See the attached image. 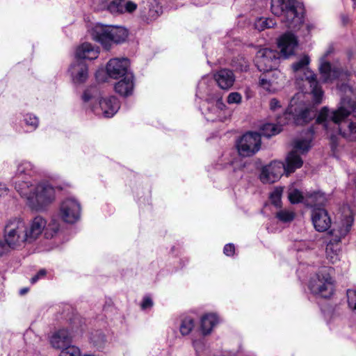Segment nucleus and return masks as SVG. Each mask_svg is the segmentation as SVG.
I'll use <instances>...</instances> for the list:
<instances>
[{
  "mask_svg": "<svg viewBox=\"0 0 356 356\" xmlns=\"http://www.w3.org/2000/svg\"><path fill=\"white\" fill-rule=\"evenodd\" d=\"M303 92H298L291 99L289 106L282 116L277 118V124H264L258 133L261 137L270 138L278 134L284 124L293 122L302 125L309 122L316 116V109L310 103L304 101Z\"/></svg>",
  "mask_w": 356,
  "mask_h": 356,
  "instance_id": "f257e3e1",
  "label": "nucleus"
},
{
  "mask_svg": "<svg viewBox=\"0 0 356 356\" xmlns=\"http://www.w3.org/2000/svg\"><path fill=\"white\" fill-rule=\"evenodd\" d=\"M339 112L323 107L319 112L316 122L322 124L331 138L341 134L348 140H356V122H343L347 117H342Z\"/></svg>",
  "mask_w": 356,
  "mask_h": 356,
  "instance_id": "f03ea898",
  "label": "nucleus"
},
{
  "mask_svg": "<svg viewBox=\"0 0 356 356\" xmlns=\"http://www.w3.org/2000/svg\"><path fill=\"white\" fill-rule=\"evenodd\" d=\"M23 187L15 184V190L26 198L27 204L32 209L40 210L55 199V189L48 183L33 184L30 181H23Z\"/></svg>",
  "mask_w": 356,
  "mask_h": 356,
  "instance_id": "7ed1b4c3",
  "label": "nucleus"
},
{
  "mask_svg": "<svg viewBox=\"0 0 356 356\" xmlns=\"http://www.w3.org/2000/svg\"><path fill=\"white\" fill-rule=\"evenodd\" d=\"M309 62V57L305 55L292 65V68L296 73L298 85L300 86V81L304 83L303 86L308 85L314 103L318 104L322 102L323 92L319 86L315 74L308 67Z\"/></svg>",
  "mask_w": 356,
  "mask_h": 356,
  "instance_id": "20e7f679",
  "label": "nucleus"
},
{
  "mask_svg": "<svg viewBox=\"0 0 356 356\" xmlns=\"http://www.w3.org/2000/svg\"><path fill=\"white\" fill-rule=\"evenodd\" d=\"M27 224L20 218H11L5 225L3 238L6 243L12 249H17L30 244L27 234Z\"/></svg>",
  "mask_w": 356,
  "mask_h": 356,
  "instance_id": "39448f33",
  "label": "nucleus"
},
{
  "mask_svg": "<svg viewBox=\"0 0 356 356\" xmlns=\"http://www.w3.org/2000/svg\"><path fill=\"white\" fill-rule=\"evenodd\" d=\"M352 215L346 216L341 219L337 229L328 233V243L326 245V257L330 263L334 264L339 260L340 242L343 237L350 232L353 224Z\"/></svg>",
  "mask_w": 356,
  "mask_h": 356,
  "instance_id": "423d86ee",
  "label": "nucleus"
},
{
  "mask_svg": "<svg viewBox=\"0 0 356 356\" xmlns=\"http://www.w3.org/2000/svg\"><path fill=\"white\" fill-rule=\"evenodd\" d=\"M207 78H203L198 83L196 96L200 99H204L210 106L208 111L213 113L216 117L208 116L207 120H222L220 113L226 107L222 102V97L220 92L216 91L209 83Z\"/></svg>",
  "mask_w": 356,
  "mask_h": 356,
  "instance_id": "0eeeda50",
  "label": "nucleus"
},
{
  "mask_svg": "<svg viewBox=\"0 0 356 356\" xmlns=\"http://www.w3.org/2000/svg\"><path fill=\"white\" fill-rule=\"evenodd\" d=\"M91 35L93 40L108 49L112 42H124L128 36V31L122 26L97 24L92 29Z\"/></svg>",
  "mask_w": 356,
  "mask_h": 356,
  "instance_id": "6e6552de",
  "label": "nucleus"
},
{
  "mask_svg": "<svg viewBox=\"0 0 356 356\" xmlns=\"http://www.w3.org/2000/svg\"><path fill=\"white\" fill-rule=\"evenodd\" d=\"M314 131L309 129L306 132L305 138H298L293 142V149L287 154L284 164V170L286 175L296 171L302 167L303 161L300 154H305L312 147Z\"/></svg>",
  "mask_w": 356,
  "mask_h": 356,
  "instance_id": "1a4fd4ad",
  "label": "nucleus"
},
{
  "mask_svg": "<svg viewBox=\"0 0 356 356\" xmlns=\"http://www.w3.org/2000/svg\"><path fill=\"white\" fill-rule=\"evenodd\" d=\"M296 0H271L272 13L282 17V22L289 29H296L302 23V17L297 11Z\"/></svg>",
  "mask_w": 356,
  "mask_h": 356,
  "instance_id": "9d476101",
  "label": "nucleus"
},
{
  "mask_svg": "<svg viewBox=\"0 0 356 356\" xmlns=\"http://www.w3.org/2000/svg\"><path fill=\"white\" fill-rule=\"evenodd\" d=\"M332 269L323 267L312 277L309 283V289L316 297L330 298L334 293V281L331 276Z\"/></svg>",
  "mask_w": 356,
  "mask_h": 356,
  "instance_id": "9b49d317",
  "label": "nucleus"
},
{
  "mask_svg": "<svg viewBox=\"0 0 356 356\" xmlns=\"http://www.w3.org/2000/svg\"><path fill=\"white\" fill-rule=\"evenodd\" d=\"M59 226L57 222H53L47 225V220L40 216L35 217L27 225V234L29 241L32 243L45 230L47 238L52 237L58 230Z\"/></svg>",
  "mask_w": 356,
  "mask_h": 356,
  "instance_id": "f8f14e48",
  "label": "nucleus"
},
{
  "mask_svg": "<svg viewBox=\"0 0 356 356\" xmlns=\"http://www.w3.org/2000/svg\"><path fill=\"white\" fill-rule=\"evenodd\" d=\"M261 136L257 132H247L236 142L238 154L243 157L252 156L261 148Z\"/></svg>",
  "mask_w": 356,
  "mask_h": 356,
  "instance_id": "ddd939ff",
  "label": "nucleus"
},
{
  "mask_svg": "<svg viewBox=\"0 0 356 356\" xmlns=\"http://www.w3.org/2000/svg\"><path fill=\"white\" fill-rule=\"evenodd\" d=\"M280 54L277 51L268 48L259 49L255 56V65L260 72H272L277 70Z\"/></svg>",
  "mask_w": 356,
  "mask_h": 356,
  "instance_id": "4468645a",
  "label": "nucleus"
},
{
  "mask_svg": "<svg viewBox=\"0 0 356 356\" xmlns=\"http://www.w3.org/2000/svg\"><path fill=\"white\" fill-rule=\"evenodd\" d=\"M338 88L341 100L336 111L342 117H348L350 114L356 117V102L352 98L355 93L354 89L347 83L339 85Z\"/></svg>",
  "mask_w": 356,
  "mask_h": 356,
  "instance_id": "2eb2a0df",
  "label": "nucleus"
},
{
  "mask_svg": "<svg viewBox=\"0 0 356 356\" xmlns=\"http://www.w3.org/2000/svg\"><path fill=\"white\" fill-rule=\"evenodd\" d=\"M81 208L80 203L74 198H66L60 205L59 216L67 223H74L81 217Z\"/></svg>",
  "mask_w": 356,
  "mask_h": 356,
  "instance_id": "dca6fc26",
  "label": "nucleus"
},
{
  "mask_svg": "<svg viewBox=\"0 0 356 356\" xmlns=\"http://www.w3.org/2000/svg\"><path fill=\"white\" fill-rule=\"evenodd\" d=\"M119 100L113 96L101 99L98 105L92 106V111L96 115H102L105 118L113 117L120 108Z\"/></svg>",
  "mask_w": 356,
  "mask_h": 356,
  "instance_id": "f3484780",
  "label": "nucleus"
},
{
  "mask_svg": "<svg viewBox=\"0 0 356 356\" xmlns=\"http://www.w3.org/2000/svg\"><path fill=\"white\" fill-rule=\"evenodd\" d=\"M285 172L284 164L275 161L262 168L260 179L264 184H273L277 181Z\"/></svg>",
  "mask_w": 356,
  "mask_h": 356,
  "instance_id": "a211bd4d",
  "label": "nucleus"
},
{
  "mask_svg": "<svg viewBox=\"0 0 356 356\" xmlns=\"http://www.w3.org/2000/svg\"><path fill=\"white\" fill-rule=\"evenodd\" d=\"M129 65V63L127 58H112L106 65V73L110 78L114 79L123 77L127 74H132L128 70Z\"/></svg>",
  "mask_w": 356,
  "mask_h": 356,
  "instance_id": "6ab92c4d",
  "label": "nucleus"
},
{
  "mask_svg": "<svg viewBox=\"0 0 356 356\" xmlns=\"http://www.w3.org/2000/svg\"><path fill=\"white\" fill-rule=\"evenodd\" d=\"M139 10L142 17L147 21H152L161 14L162 7L156 0H141Z\"/></svg>",
  "mask_w": 356,
  "mask_h": 356,
  "instance_id": "aec40b11",
  "label": "nucleus"
},
{
  "mask_svg": "<svg viewBox=\"0 0 356 356\" xmlns=\"http://www.w3.org/2000/svg\"><path fill=\"white\" fill-rule=\"evenodd\" d=\"M34 165L29 161H20L17 164V170L11 181L15 187V184H19L23 187V181H29L26 177L31 176L34 172Z\"/></svg>",
  "mask_w": 356,
  "mask_h": 356,
  "instance_id": "412c9836",
  "label": "nucleus"
},
{
  "mask_svg": "<svg viewBox=\"0 0 356 356\" xmlns=\"http://www.w3.org/2000/svg\"><path fill=\"white\" fill-rule=\"evenodd\" d=\"M277 44L282 56L286 58L293 54L295 49L298 45V40L293 34L286 33L280 38Z\"/></svg>",
  "mask_w": 356,
  "mask_h": 356,
  "instance_id": "4be33fe9",
  "label": "nucleus"
},
{
  "mask_svg": "<svg viewBox=\"0 0 356 356\" xmlns=\"http://www.w3.org/2000/svg\"><path fill=\"white\" fill-rule=\"evenodd\" d=\"M312 223L318 232L326 231L331 225V219L323 208L313 209L312 214Z\"/></svg>",
  "mask_w": 356,
  "mask_h": 356,
  "instance_id": "5701e85b",
  "label": "nucleus"
},
{
  "mask_svg": "<svg viewBox=\"0 0 356 356\" xmlns=\"http://www.w3.org/2000/svg\"><path fill=\"white\" fill-rule=\"evenodd\" d=\"M282 77V74L279 70H275L272 72H265L259 78V85L264 90L274 92L279 83L278 80Z\"/></svg>",
  "mask_w": 356,
  "mask_h": 356,
  "instance_id": "b1692460",
  "label": "nucleus"
},
{
  "mask_svg": "<svg viewBox=\"0 0 356 356\" xmlns=\"http://www.w3.org/2000/svg\"><path fill=\"white\" fill-rule=\"evenodd\" d=\"M69 71L74 83H82L88 79V66L83 60H76L71 65Z\"/></svg>",
  "mask_w": 356,
  "mask_h": 356,
  "instance_id": "393cba45",
  "label": "nucleus"
},
{
  "mask_svg": "<svg viewBox=\"0 0 356 356\" xmlns=\"http://www.w3.org/2000/svg\"><path fill=\"white\" fill-rule=\"evenodd\" d=\"M213 79L219 88L225 90H229L235 82L234 72L226 68L216 72L213 74Z\"/></svg>",
  "mask_w": 356,
  "mask_h": 356,
  "instance_id": "a878e982",
  "label": "nucleus"
},
{
  "mask_svg": "<svg viewBox=\"0 0 356 356\" xmlns=\"http://www.w3.org/2000/svg\"><path fill=\"white\" fill-rule=\"evenodd\" d=\"M72 336L67 329H60L54 332L50 339V343L53 348L64 350L72 346Z\"/></svg>",
  "mask_w": 356,
  "mask_h": 356,
  "instance_id": "bb28decb",
  "label": "nucleus"
},
{
  "mask_svg": "<svg viewBox=\"0 0 356 356\" xmlns=\"http://www.w3.org/2000/svg\"><path fill=\"white\" fill-rule=\"evenodd\" d=\"M99 54V47L88 42H84L79 46L76 50V60H83L85 59H96Z\"/></svg>",
  "mask_w": 356,
  "mask_h": 356,
  "instance_id": "cd10ccee",
  "label": "nucleus"
},
{
  "mask_svg": "<svg viewBox=\"0 0 356 356\" xmlns=\"http://www.w3.org/2000/svg\"><path fill=\"white\" fill-rule=\"evenodd\" d=\"M327 198L324 193L321 191L308 192L305 194V204L307 207L313 208H322Z\"/></svg>",
  "mask_w": 356,
  "mask_h": 356,
  "instance_id": "c85d7f7f",
  "label": "nucleus"
},
{
  "mask_svg": "<svg viewBox=\"0 0 356 356\" xmlns=\"http://www.w3.org/2000/svg\"><path fill=\"white\" fill-rule=\"evenodd\" d=\"M134 87V75L133 74H127L115 85V90L120 95L127 97L132 94Z\"/></svg>",
  "mask_w": 356,
  "mask_h": 356,
  "instance_id": "c756f323",
  "label": "nucleus"
},
{
  "mask_svg": "<svg viewBox=\"0 0 356 356\" xmlns=\"http://www.w3.org/2000/svg\"><path fill=\"white\" fill-rule=\"evenodd\" d=\"M320 73L323 81H332L335 79L341 76V71L337 67L332 68L331 65L328 62H323L319 67Z\"/></svg>",
  "mask_w": 356,
  "mask_h": 356,
  "instance_id": "7c9ffc66",
  "label": "nucleus"
},
{
  "mask_svg": "<svg viewBox=\"0 0 356 356\" xmlns=\"http://www.w3.org/2000/svg\"><path fill=\"white\" fill-rule=\"evenodd\" d=\"M218 321V317L214 314H208L202 316L201 319V328L203 334H209Z\"/></svg>",
  "mask_w": 356,
  "mask_h": 356,
  "instance_id": "2f4dec72",
  "label": "nucleus"
},
{
  "mask_svg": "<svg viewBox=\"0 0 356 356\" xmlns=\"http://www.w3.org/2000/svg\"><path fill=\"white\" fill-rule=\"evenodd\" d=\"M124 0H113L108 4L103 2L97 8L102 10L107 8V10L112 14H123V6Z\"/></svg>",
  "mask_w": 356,
  "mask_h": 356,
  "instance_id": "473e14b6",
  "label": "nucleus"
},
{
  "mask_svg": "<svg viewBox=\"0 0 356 356\" xmlns=\"http://www.w3.org/2000/svg\"><path fill=\"white\" fill-rule=\"evenodd\" d=\"M99 95V89L96 86H92L84 91L82 99L85 103L94 102L98 99Z\"/></svg>",
  "mask_w": 356,
  "mask_h": 356,
  "instance_id": "72a5a7b5",
  "label": "nucleus"
},
{
  "mask_svg": "<svg viewBox=\"0 0 356 356\" xmlns=\"http://www.w3.org/2000/svg\"><path fill=\"white\" fill-rule=\"evenodd\" d=\"M275 24L273 19L261 17L256 20L254 27L256 29L261 31L266 29L273 27Z\"/></svg>",
  "mask_w": 356,
  "mask_h": 356,
  "instance_id": "f704fd0d",
  "label": "nucleus"
},
{
  "mask_svg": "<svg viewBox=\"0 0 356 356\" xmlns=\"http://www.w3.org/2000/svg\"><path fill=\"white\" fill-rule=\"evenodd\" d=\"M194 327V321L191 318L187 317L182 320L180 325V332L182 335H188Z\"/></svg>",
  "mask_w": 356,
  "mask_h": 356,
  "instance_id": "c9c22d12",
  "label": "nucleus"
},
{
  "mask_svg": "<svg viewBox=\"0 0 356 356\" xmlns=\"http://www.w3.org/2000/svg\"><path fill=\"white\" fill-rule=\"evenodd\" d=\"M24 122L25 124L28 127L27 131H33L35 130L39 124L38 118L33 115V114H26L24 118Z\"/></svg>",
  "mask_w": 356,
  "mask_h": 356,
  "instance_id": "e433bc0d",
  "label": "nucleus"
},
{
  "mask_svg": "<svg viewBox=\"0 0 356 356\" xmlns=\"http://www.w3.org/2000/svg\"><path fill=\"white\" fill-rule=\"evenodd\" d=\"M90 340L97 348H102L106 342V337L102 332L96 331L92 334Z\"/></svg>",
  "mask_w": 356,
  "mask_h": 356,
  "instance_id": "4c0bfd02",
  "label": "nucleus"
},
{
  "mask_svg": "<svg viewBox=\"0 0 356 356\" xmlns=\"http://www.w3.org/2000/svg\"><path fill=\"white\" fill-rule=\"evenodd\" d=\"M276 217L283 222H288L293 220L295 213L290 210L282 209L277 212Z\"/></svg>",
  "mask_w": 356,
  "mask_h": 356,
  "instance_id": "58836bf2",
  "label": "nucleus"
},
{
  "mask_svg": "<svg viewBox=\"0 0 356 356\" xmlns=\"http://www.w3.org/2000/svg\"><path fill=\"white\" fill-rule=\"evenodd\" d=\"M305 195H302V193L297 189H293L289 193V199L292 204L299 202L305 204Z\"/></svg>",
  "mask_w": 356,
  "mask_h": 356,
  "instance_id": "ea45409f",
  "label": "nucleus"
},
{
  "mask_svg": "<svg viewBox=\"0 0 356 356\" xmlns=\"http://www.w3.org/2000/svg\"><path fill=\"white\" fill-rule=\"evenodd\" d=\"M282 191L283 190L282 188H276L270 194V201L276 207H280L281 206V196Z\"/></svg>",
  "mask_w": 356,
  "mask_h": 356,
  "instance_id": "a19ab883",
  "label": "nucleus"
},
{
  "mask_svg": "<svg viewBox=\"0 0 356 356\" xmlns=\"http://www.w3.org/2000/svg\"><path fill=\"white\" fill-rule=\"evenodd\" d=\"M346 295L349 308L356 311V290L348 289Z\"/></svg>",
  "mask_w": 356,
  "mask_h": 356,
  "instance_id": "79ce46f5",
  "label": "nucleus"
},
{
  "mask_svg": "<svg viewBox=\"0 0 356 356\" xmlns=\"http://www.w3.org/2000/svg\"><path fill=\"white\" fill-rule=\"evenodd\" d=\"M60 356H83L79 348L77 346H70L62 350Z\"/></svg>",
  "mask_w": 356,
  "mask_h": 356,
  "instance_id": "37998d69",
  "label": "nucleus"
},
{
  "mask_svg": "<svg viewBox=\"0 0 356 356\" xmlns=\"http://www.w3.org/2000/svg\"><path fill=\"white\" fill-rule=\"evenodd\" d=\"M137 8H138V4L134 1H127L126 2L124 1L123 13H132L135 10H136Z\"/></svg>",
  "mask_w": 356,
  "mask_h": 356,
  "instance_id": "c03bdc74",
  "label": "nucleus"
},
{
  "mask_svg": "<svg viewBox=\"0 0 356 356\" xmlns=\"http://www.w3.org/2000/svg\"><path fill=\"white\" fill-rule=\"evenodd\" d=\"M242 99L241 95L237 92H231L227 97V103L232 104H240Z\"/></svg>",
  "mask_w": 356,
  "mask_h": 356,
  "instance_id": "a18cd8bd",
  "label": "nucleus"
},
{
  "mask_svg": "<svg viewBox=\"0 0 356 356\" xmlns=\"http://www.w3.org/2000/svg\"><path fill=\"white\" fill-rule=\"evenodd\" d=\"M235 252V247L232 243H228L225 245L223 252L227 256H232Z\"/></svg>",
  "mask_w": 356,
  "mask_h": 356,
  "instance_id": "49530a36",
  "label": "nucleus"
},
{
  "mask_svg": "<svg viewBox=\"0 0 356 356\" xmlns=\"http://www.w3.org/2000/svg\"><path fill=\"white\" fill-rule=\"evenodd\" d=\"M45 275H46L45 270L42 269V270H39V272L31 279V282L32 284H35L36 282H38V280H40L42 277H44L45 276Z\"/></svg>",
  "mask_w": 356,
  "mask_h": 356,
  "instance_id": "de8ad7c7",
  "label": "nucleus"
},
{
  "mask_svg": "<svg viewBox=\"0 0 356 356\" xmlns=\"http://www.w3.org/2000/svg\"><path fill=\"white\" fill-rule=\"evenodd\" d=\"M153 305L152 300L149 297L144 298L142 303L141 307L143 309H146L147 308H150Z\"/></svg>",
  "mask_w": 356,
  "mask_h": 356,
  "instance_id": "09e8293b",
  "label": "nucleus"
},
{
  "mask_svg": "<svg viewBox=\"0 0 356 356\" xmlns=\"http://www.w3.org/2000/svg\"><path fill=\"white\" fill-rule=\"evenodd\" d=\"M280 106H280V102L277 99L273 98L270 100V107L271 110L275 111L277 108H280Z\"/></svg>",
  "mask_w": 356,
  "mask_h": 356,
  "instance_id": "8fccbe9b",
  "label": "nucleus"
},
{
  "mask_svg": "<svg viewBox=\"0 0 356 356\" xmlns=\"http://www.w3.org/2000/svg\"><path fill=\"white\" fill-rule=\"evenodd\" d=\"M8 188L6 185L0 182V197L8 195Z\"/></svg>",
  "mask_w": 356,
  "mask_h": 356,
  "instance_id": "3c124183",
  "label": "nucleus"
},
{
  "mask_svg": "<svg viewBox=\"0 0 356 356\" xmlns=\"http://www.w3.org/2000/svg\"><path fill=\"white\" fill-rule=\"evenodd\" d=\"M248 68H249L248 62L247 60H245V59H243L242 63L238 67V69L241 71H247L248 70Z\"/></svg>",
  "mask_w": 356,
  "mask_h": 356,
  "instance_id": "603ef678",
  "label": "nucleus"
},
{
  "mask_svg": "<svg viewBox=\"0 0 356 356\" xmlns=\"http://www.w3.org/2000/svg\"><path fill=\"white\" fill-rule=\"evenodd\" d=\"M28 290H29V289H28L27 288L22 289L20 290V294H22V295L25 294V293L28 291Z\"/></svg>",
  "mask_w": 356,
  "mask_h": 356,
  "instance_id": "864d4df0",
  "label": "nucleus"
},
{
  "mask_svg": "<svg viewBox=\"0 0 356 356\" xmlns=\"http://www.w3.org/2000/svg\"><path fill=\"white\" fill-rule=\"evenodd\" d=\"M353 1V7L355 8L356 6V0H352Z\"/></svg>",
  "mask_w": 356,
  "mask_h": 356,
  "instance_id": "5fc2aeb1",
  "label": "nucleus"
},
{
  "mask_svg": "<svg viewBox=\"0 0 356 356\" xmlns=\"http://www.w3.org/2000/svg\"><path fill=\"white\" fill-rule=\"evenodd\" d=\"M297 250L299 251V250H303L304 249L302 248L298 247Z\"/></svg>",
  "mask_w": 356,
  "mask_h": 356,
  "instance_id": "6e6d98bb",
  "label": "nucleus"
},
{
  "mask_svg": "<svg viewBox=\"0 0 356 356\" xmlns=\"http://www.w3.org/2000/svg\"><path fill=\"white\" fill-rule=\"evenodd\" d=\"M99 72H97V73L96 74V77H97V79L98 80L99 79Z\"/></svg>",
  "mask_w": 356,
  "mask_h": 356,
  "instance_id": "4d7b16f0",
  "label": "nucleus"
},
{
  "mask_svg": "<svg viewBox=\"0 0 356 356\" xmlns=\"http://www.w3.org/2000/svg\"><path fill=\"white\" fill-rule=\"evenodd\" d=\"M343 24H346V19L343 18Z\"/></svg>",
  "mask_w": 356,
  "mask_h": 356,
  "instance_id": "13d9d810",
  "label": "nucleus"
}]
</instances>
